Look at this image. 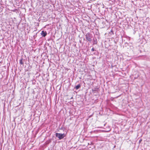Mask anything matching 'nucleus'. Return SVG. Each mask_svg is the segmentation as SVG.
Instances as JSON below:
<instances>
[{
	"mask_svg": "<svg viewBox=\"0 0 150 150\" xmlns=\"http://www.w3.org/2000/svg\"><path fill=\"white\" fill-rule=\"evenodd\" d=\"M85 37L87 41L90 42H91L93 36L91 33H87L85 35Z\"/></svg>",
	"mask_w": 150,
	"mask_h": 150,
	"instance_id": "f257e3e1",
	"label": "nucleus"
},
{
	"mask_svg": "<svg viewBox=\"0 0 150 150\" xmlns=\"http://www.w3.org/2000/svg\"><path fill=\"white\" fill-rule=\"evenodd\" d=\"M66 136L64 134H61L59 133H56L55 136L58 137L59 139H63Z\"/></svg>",
	"mask_w": 150,
	"mask_h": 150,
	"instance_id": "f03ea898",
	"label": "nucleus"
},
{
	"mask_svg": "<svg viewBox=\"0 0 150 150\" xmlns=\"http://www.w3.org/2000/svg\"><path fill=\"white\" fill-rule=\"evenodd\" d=\"M47 33L46 31H42L41 33V35L42 36L45 37L47 35Z\"/></svg>",
	"mask_w": 150,
	"mask_h": 150,
	"instance_id": "7ed1b4c3",
	"label": "nucleus"
},
{
	"mask_svg": "<svg viewBox=\"0 0 150 150\" xmlns=\"http://www.w3.org/2000/svg\"><path fill=\"white\" fill-rule=\"evenodd\" d=\"M81 87V85L80 84H78L74 88L76 89V90H78V89L79 88Z\"/></svg>",
	"mask_w": 150,
	"mask_h": 150,
	"instance_id": "20e7f679",
	"label": "nucleus"
},
{
	"mask_svg": "<svg viewBox=\"0 0 150 150\" xmlns=\"http://www.w3.org/2000/svg\"><path fill=\"white\" fill-rule=\"evenodd\" d=\"M93 44H96L97 43V41L96 38L95 39L93 38Z\"/></svg>",
	"mask_w": 150,
	"mask_h": 150,
	"instance_id": "39448f33",
	"label": "nucleus"
},
{
	"mask_svg": "<svg viewBox=\"0 0 150 150\" xmlns=\"http://www.w3.org/2000/svg\"><path fill=\"white\" fill-rule=\"evenodd\" d=\"M19 63L20 64H23V59H21L19 60Z\"/></svg>",
	"mask_w": 150,
	"mask_h": 150,
	"instance_id": "423d86ee",
	"label": "nucleus"
},
{
	"mask_svg": "<svg viewBox=\"0 0 150 150\" xmlns=\"http://www.w3.org/2000/svg\"><path fill=\"white\" fill-rule=\"evenodd\" d=\"M113 30H111L110 32H109V34H113Z\"/></svg>",
	"mask_w": 150,
	"mask_h": 150,
	"instance_id": "0eeeda50",
	"label": "nucleus"
},
{
	"mask_svg": "<svg viewBox=\"0 0 150 150\" xmlns=\"http://www.w3.org/2000/svg\"><path fill=\"white\" fill-rule=\"evenodd\" d=\"M91 50L92 51H94V49L93 48H92Z\"/></svg>",
	"mask_w": 150,
	"mask_h": 150,
	"instance_id": "6e6552de",
	"label": "nucleus"
}]
</instances>
